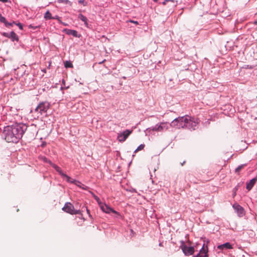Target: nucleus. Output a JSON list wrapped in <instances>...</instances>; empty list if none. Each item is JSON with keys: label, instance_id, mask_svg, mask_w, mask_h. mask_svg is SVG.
<instances>
[{"label": "nucleus", "instance_id": "f257e3e1", "mask_svg": "<svg viewBox=\"0 0 257 257\" xmlns=\"http://www.w3.org/2000/svg\"><path fill=\"white\" fill-rule=\"evenodd\" d=\"M23 133L20 125H8L4 127L2 135L7 142L17 143L22 138Z\"/></svg>", "mask_w": 257, "mask_h": 257}, {"label": "nucleus", "instance_id": "f03ea898", "mask_svg": "<svg viewBox=\"0 0 257 257\" xmlns=\"http://www.w3.org/2000/svg\"><path fill=\"white\" fill-rule=\"evenodd\" d=\"M198 123L197 119L192 118L189 115L178 117V128H187L190 130H195L198 127Z\"/></svg>", "mask_w": 257, "mask_h": 257}, {"label": "nucleus", "instance_id": "7ed1b4c3", "mask_svg": "<svg viewBox=\"0 0 257 257\" xmlns=\"http://www.w3.org/2000/svg\"><path fill=\"white\" fill-rule=\"evenodd\" d=\"M62 210L67 213H69L70 214H80L81 215V218H82L83 220H85L83 217L82 214L81 213V211L80 210H75L74 209V207L72 204L70 202H66L64 206L62 208Z\"/></svg>", "mask_w": 257, "mask_h": 257}, {"label": "nucleus", "instance_id": "20e7f679", "mask_svg": "<svg viewBox=\"0 0 257 257\" xmlns=\"http://www.w3.org/2000/svg\"><path fill=\"white\" fill-rule=\"evenodd\" d=\"M180 248L185 255H190L194 252V248L190 246L188 243L185 242L183 241H180Z\"/></svg>", "mask_w": 257, "mask_h": 257}, {"label": "nucleus", "instance_id": "39448f33", "mask_svg": "<svg viewBox=\"0 0 257 257\" xmlns=\"http://www.w3.org/2000/svg\"><path fill=\"white\" fill-rule=\"evenodd\" d=\"M50 107V103L48 102L44 101L40 102L35 109V112L41 115L46 113Z\"/></svg>", "mask_w": 257, "mask_h": 257}, {"label": "nucleus", "instance_id": "423d86ee", "mask_svg": "<svg viewBox=\"0 0 257 257\" xmlns=\"http://www.w3.org/2000/svg\"><path fill=\"white\" fill-rule=\"evenodd\" d=\"M132 130H126L122 133L118 135L117 139L119 142H124L127 138L132 133Z\"/></svg>", "mask_w": 257, "mask_h": 257}, {"label": "nucleus", "instance_id": "0eeeda50", "mask_svg": "<svg viewBox=\"0 0 257 257\" xmlns=\"http://www.w3.org/2000/svg\"><path fill=\"white\" fill-rule=\"evenodd\" d=\"M232 207L235 210L239 217H242L245 215V212L243 208L238 203H234Z\"/></svg>", "mask_w": 257, "mask_h": 257}, {"label": "nucleus", "instance_id": "6e6552de", "mask_svg": "<svg viewBox=\"0 0 257 257\" xmlns=\"http://www.w3.org/2000/svg\"><path fill=\"white\" fill-rule=\"evenodd\" d=\"M153 131L161 132L167 129V124L165 123H161L159 125H156L153 128H149Z\"/></svg>", "mask_w": 257, "mask_h": 257}, {"label": "nucleus", "instance_id": "1a4fd4ad", "mask_svg": "<svg viewBox=\"0 0 257 257\" xmlns=\"http://www.w3.org/2000/svg\"><path fill=\"white\" fill-rule=\"evenodd\" d=\"M100 207L103 212L106 213H109L110 212H112L115 214L118 213L116 211L110 208L108 205H107L105 204H100Z\"/></svg>", "mask_w": 257, "mask_h": 257}, {"label": "nucleus", "instance_id": "9d476101", "mask_svg": "<svg viewBox=\"0 0 257 257\" xmlns=\"http://www.w3.org/2000/svg\"><path fill=\"white\" fill-rule=\"evenodd\" d=\"M217 248L220 250L228 249L232 248V245L229 242H226L217 246Z\"/></svg>", "mask_w": 257, "mask_h": 257}, {"label": "nucleus", "instance_id": "9b49d317", "mask_svg": "<svg viewBox=\"0 0 257 257\" xmlns=\"http://www.w3.org/2000/svg\"><path fill=\"white\" fill-rule=\"evenodd\" d=\"M256 181V178H254L250 180L248 182L246 183V189L248 190H250L251 189V188L253 187V186L254 185L255 182Z\"/></svg>", "mask_w": 257, "mask_h": 257}, {"label": "nucleus", "instance_id": "f8f14e48", "mask_svg": "<svg viewBox=\"0 0 257 257\" xmlns=\"http://www.w3.org/2000/svg\"><path fill=\"white\" fill-rule=\"evenodd\" d=\"M61 176L63 177H65L66 179V181L68 182L75 184L76 185H78V184H80V182L77 181L75 180H73L69 176H67L66 174L64 173Z\"/></svg>", "mask_w": 257, "mask_h": 257}, {"label": "nucleus", "instance_id": "ddd939ff", "mask_svg": "<svg viewBox=\"0 0 257 257\" xmlns=\"http://www.w3.org/2000/svg\"><path fill=\"white\" fill-rule=\"evenodd\" d=\"M49 163L56 170V171H57L59 173V174L61 176H62L64 174L61 168L59 167L58 166L52 163L51 161H49Z\"/></svg>", "mask_w": 257, "mask_h": 257}, {"label": "nucleus", "instance_id": "4468645a", "mask_svg": "<svg viewBox=\"0 0 257 257\" xmlns=\"http://www.w3.org/2000/svg\"><path fill=\"white\" fill-rule=\"evenodd\" d=\"M10 38L13 41H19V37L14 32H11L10 33Z\"/></svg>", "mask_w": 257, "mask_h": 257}, {"label": "nucleus", "instance_id": "2eb2a0df", "mask_svg": "<svg viewBox=\"0 0 257 257\" xmlns=\"http://www.w3.org/2000/svg\"><path fill=\"white\" fill-rule=\"evenodd\" d=\"M78 18L81 20L82 21L84 22V24L86 26L88 25L87 24V19L82 14H80L78 16Z\"/></svg>", "mask_w": 257, "mask_h": 257}, {"label": "nucleus", "instance_id": "dca6fc26", "mask_svg": "<svg viewBox=\"0 0 257 257\" xmlns=\"http://www.w3.org/2000/svg\"><path fill=\"white\" fill-rule=\"evenodd\" d=\"M67 34L69 35H72L73 36L77 37V32L75 30H67Z\"/></svg>", "mask_w": 257, "mask_h": 257}, {"label": "nucleus", "instance_id": "f3484780", "mask_svg": "<svg viewBox=\"0 0 257 257\" xmlns=\"http://www.w3.org/2000/svg\"><path fill=\"white\" fill-rule=\"evenodd\" d=\"M44 18L46 19H48V20H50V19H54V18H53L52 17V15L49 12V11H47L45 14V16H44Z\"/></svg>", "mask_w": 257, "mask_h": 257}, {"label": "nucleus", "instance_id": "a211bd4d", "mask_svg": "<svg viewBox=\"0 0 257 257\" xmlns=\"http://www.w3.org/2000/svg\"><path fill=\"white\" fill-rule=\"evenodd\" d=\"M65 67L66 68H72L73 67V64L70 61H66L64 63Z\"/></svg>", "mask_w": 257, "mask_h": 257}, {"label": "nucleus", "instance_id": "6ab92c4d", "mask_svg": "<svg viewBox=\"0 0 257 257\" xmlns=\"http://www.w3.org/2000/svg\"><path fill=\"white\" fill-rule=\"evenodd\" d=\"M145 145L144 144H141L140 145L138 148L135 151V153H137L140 151H141L142 150H143L145 148Z\"/></svg>", "mask_w": 257, "mask_h": 257}, {"label": "nucleus", "instance_id": "aec40b11", "mask_svg": "<svg viewBox=\"0 0 257 257\" xmlns=\"http://www.w3.org/2000/svg\"><path fill=\"white\" fill-rule=\"evenodd\" d=\"M245 164H242L239 166H238L236 169H235V172L238 173L239 171L243 168V167L245 166Z\"/></svg>", "mask_w": 257, "mask_h": 257}, {"label": "nucleus", "instance_id": "412c9836", "mask_svg": "<svg viewBox=\"0 0 257 257\" xmlns=\"http://www.w3.org/2000/svg\"><path fill=\"white\" fill-rule=\"evenodd\" d=\"M0 22L1 23H4L5 24L7 22L6 18L2 16L1 14H0Z\"/></svg>", "mask_w": 257, "mask_h": 257}, {"label": "nucleus", "instance_id": "4be33fe9", "mask_svg": "<svg viewBox=\"0 0 257 257\" xmlns=\"http://www.w3.org/2000/svg\"><path fill=\"white\" fill-rule=\"evenodd\" d=\"M14 24H15L16 23L15 22H13V23H11L7 21L6 23L5 24V26L7 27H12Z\"/></svg>", "mask_w": 257, "mask_h": 257}, {"label": "nucleus", "instance_id": "5701e85b", "mask_svg": "<svg viewBox=\"0 0 257 257\" xmlns=\"http://www.w3.org/2000/svg\"><path fill=\"white\" fill-rule=\"evenodd\" d=\"M243 183H238L235 187L233 189V190H235V191H236L238 188H239V187L240 186V185L242 184Z\"/></svg>", "mask_w": 257, "mask_h": 257}, {"label": "nucleus", "instance_id": "b1692460", "mask_svg": "<svg viewBox=\"0 0 257 257\" xmlns=\"http://www.w3.org/2000/svg\"><path fill=\"white\" fill-rule=\"evenodd\" d=\"M41 159L45 162H47L49 163V162L50 161L48 160L46 157H42Z\"/></svg>", "mask_w": 257, "mask_h": 257}, {"label": "nucleus", "instance_id": "393cba45", "mask_svg": "<svg viewBox=\"0 0 257 257\" xmlns=\"http://www.w3.org/2000/svg\"><path fill=\"white\" fill-rule=\"evenodd\" d=\"M17 25L21 30H23V25L21 23H16L15 24Z\"/></svg>", "mask_w": 257, "mask_h": 257}, {"label": "nucleus", "instance_id": "a878e982", "mask_svg": "<svg viewBox=\"0 0 257 257\" xmlns=\"http://www.w3.org/2000/svg\"><path fill=\"white\" fill-rule=\"evenodd\" d=\"M3 35L7 38H10V33H4Z\"/></svg>", "mask_w": 257, "mask_h": 257}, {"label": "nucleus", "instance_id": "bb28decb", "mask_svg": "<svg viewBox=\"0 0 257 257\" xmlns=\"http://www.w3.org/2000/svg\"><path fill=\"white\" fill-rule=\"evenodd\" d=\"M95 200L97 201V202L99 203V205H100V204H102V203H101V202H99V198H98V197H97L95 196Z\"/></svg>", "mask_w": 257, "mask_h": 257}, {"label": "nucleus", "instance_id": "cd10ccee", "mask_svg": "<svg viewBox=\"0 0 257 257\" xmlns=\"http://www.w3.org/2000/svg\"><path fill=\"white\" fill-rule=\"evenodd\" d=\"M0 2H3V3H5L8 2V0H0Z\"/></svg>", "mask_w": 257, "mask_h": 257}, {"label": "nucleus", "instance_id": "c85d7f7f", "mask_svg": "<svg viewBox=\"0 0 257 257\" xmlns=\"http://www.w3.org/2000/svg\"><path fill=\"white\" fill-rule=\"evenodd\" d=\"M130 22L136 24H138V22L137 21H131Z\"/></svg>", "mask_w": 257, "mask_h": 257}, {"label": "nucleus", "instance_id": "c756f323", "mask_svg": "<svg viewBox=\"0 0 257 257\" xmlns=\"http://www.w3.org/2000/svg\"><path fill=\"white\" fill-rule=\"evenodd\" d=\"M105 61H106V60H105V59H104V60H103L102 61H100V62H99L98 63H99V64H101L103 63V62H104Z\"/></svg>", "mask_w": 257, "mask_h": 257}, {"label": "nucleus", "instance_id": "7c9ffc66", "mask_svg": "<svg viewBox=\"0 0 257 257\" xmlns=\"http://www.w3.org/2000/svg\"><path fill=\"white\" fill-rule=\"evenodd\" d=\"M86 210H87V213H88L89 215H90L89 210L87 208V207H86Z\"/></svg>", "mask_w": 257, "mask_h": 257}, {"label": "nucleus", "instance_id": "2f4dec72", "mask_svg": "<svg viewBox=\"0 0 257 257\" xmlns=\"http://www.w3.org/2000/svg\"><path fill=\"white\" fill-rule=\"evenodd\" d=\"M233 191H234V192H233V196H235V195H236V191H235V190H233Z\"/></svg>", "mask_w": 257, "mask_h": 257}, {"label": "nucleus", "instance_id": "473e14b6", "mask_svg": "<svg viewBox=\"0 0 257 257\" xmlns=\"http://www.w3.org/2000/svg\"><path fill=\"white\" fill-rule=\"evenodd\" d=\"M154 2H157L158 0H153Z\"/></svg>", "mask_w": 257, "mask_h": 257}, {"label": "nucleus", "instance_id": "72a5a7b5", "mask_svg": "<svg viewBox=\"0 0 257 257\" xmlns=\"http://www.w3.org/2000/svg\"><path fill=\"white\" fill-rule=\"evenodd\" d=\"M185 163V162H184L183 163H181V165L183 166V164Z\"/></svg>", "mask_w": 257, "mask_h": 257}, {"label": "nucleus", "instance_id": "f704fd0d", "mask_svg": "<svg viewBox=\"0 0 257 257\" xmlns=\"http://www.w3.org/2000/svg\"><path fill=\"white\" fill-rule=\"evenodd\" d=\"M174 121H177V118H175V119H174Z\"/></svg>", "mask_w": 257, "mask_h": 257}]
</instances>
